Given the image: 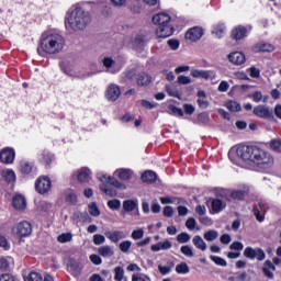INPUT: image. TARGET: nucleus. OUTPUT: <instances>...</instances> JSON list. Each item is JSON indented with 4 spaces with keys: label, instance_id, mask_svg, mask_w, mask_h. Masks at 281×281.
I'll return each instance as SVG.
<instances>
[{
    "label": "nucleus",
    "instance_id": "obj_22",
    "mask_svg": "<svg viewBox=\"0 0 281 281\" xmlns=\"http://www.w3.org/2000/svg\"><path fill=\"white\" fill-rule=\"evenodd\" d=\"M212 70H201V69H193L191 70V76L193 78H202L204 80H210L212 78Z\"/></svg>",
    "mask_w": 281,
    "mask_h": 281
},
{
    "label": "nucleus",
    "instance_id": "obj_19",
    "mask_svg": "<svg viewBox=\"0 0 281 281\" xmlns=\"http://www.w3.org/2000/svg\"><path fill=\"white\" fill-rule=\"evenodd\" d=\"M228 60L233 63V65H243L246 60L245 54L240 52H235L228 55Z\"/></svg>",
    "mask_w": 281,
    "mask_h": 281
},
{
    "label": "nucleus",
    "instance_id": "obj_32",
    "mask_svg": "<svg viewBox=\"0 0 281 281\" xmlns=\"http://www.w3.org/2000/svg\"><path fill=\"white\" fill-rule=\"evenodd\" d=\"M226 109H228V111H232V113H238V111H240L241 106L236 101H228L226 103Z\"/></svg>",
    "mask_w": 281,
    "mask_h": 281
},
{
    "label": "nucleus",
    "instance_id": "obj_17",
    "mask_svg": "<svg viewBox=\"0 0 281 281\" xmlns=\"http://www.w3.org/2000/svg\"><path fill=\"white\" fill-rule=\"evenodd\" d=\"M247 36V27L239 25L232 31V37L235 41H243Z\"/></svg>",
    "mask_w": 281,
    "mask_h": 281
},
{
    "label": "nucleus",
    "instance_id": "obj_37",
    "mask_svg": "<svg viewBox=\"0 0 281 281\" xmlns=\"http://www.w3.org/2000/svg\"><path fill=\"white\" fill-rule=\"evenodd\" d=\"M74 238V235L71 233H63L57 237L58 243H71V239Z\"/></svg>",
    "mask_w": 281,
    "mask_h": 281
},
{
    "label": "nucleus",
    "instance_id": "obj_55",
    "mask_svg": "<svg viewBox=\"0 0 281 281\" xmlns=\"http://www.w3.org/2000/svg\"><path fill=\"white\" fill-rule=\"evenodd\" d=\"M132 238L133 240H139L144 238V229L139 228L132 232Z\"/></svg>",
    "mask_w": 281,
    "mask_h": 281
},
{
    "label": "nucleus",
    "instance_id": "obj_23",
    "mask_svg": "<svg viewBox=\"0 0 281 281\" xmlns=\"http://www.w3.org/2000/svg\"><path fill=\"white\" fill-rule=\"evenodd\" d=\"M123 210L125 212H135V210H139V202L137 200H125L123 201Z\"/></svg>",
    "mask_w": 281,
    "mask_h": 281
},
{
    "label": "nucleus",
    "instance_id": "obj_52",
    "mask_svg": "<svg viewBox=\"0 0 281 281\" xmlns=\"http://www.w3.org/2000/svg\"><path fill=\"white\" fill-rule=\"evenodd\" d=\"M0 281H19V278L12 273H3L0 276Z\"/></svg>",
    "mask_w": 281,
    "mask_h": 281
},
{
    "label": "nucleus",
    "instance_id": "obj_7",
    "mask_svg": "<svg viewBox=\"0 0 281 281\" xmlns=\"http://www.w3.org/2000/svg\"><path fill=\"white\" fill-rule=\"evenodd\" d=\"M35 190L40 194H47V192L52 190V180H49V177L47 176L40 177L35 182Z\"/></svg>",
    "mask_w": 281,
    "mask_h": 281
},
{
    "label": "nucleus",
    "instance_id": "obj_5",
    "mask_svg": "<svg viewBox=\"0 0 281 281\" xmlns=\"http://www.w3.org/2000/svg\"><path fill=\"white\" fill-rule=\"evenodd\" d=\"M244 258H248V260H259V262H262V260L267 258V255L262 248H254L248 246L244 250Z\"/></svg>",
    "mask_w": 281,
    "mask_h": 281
},
{
    "label": "nucleus",
    "instance_id": "obj_20",
    "mask_svg": "<svg viewBox=\"0 0 281 281\" xmlns=\"http://www.w3.org/2000/svg\"><path fill=\"white\" fill-rule=\"evenodd\" d=\"M276 50V46H273V44L271 43H267V42H261L258 43L254 46V52H274Z\"/></svg>",
    "mask_w": 281,
    "mask_h": 281
},
{
    "label": "nucleus",
    "instance_id": "obj_30",
    "mask_svg": "<svg viewBox=\"0 0 281 281\" xmlns=\"http://www.w3.org/2000/svg\"><path fill=\"white\" fill-rule=\"evenodd\" d=\"M131 247H133V241L131 240H123L119 244V249L122 254H128V251H131Z\"/></svg>",
    "mask_w": 281,
    "mask_h": 281
},
{
    "label": "nucleus",
    "instance_id": "obj_9",
    "mask_svg": "<svg viewBox=\"0 0 281 281\" xmlns=\"http://www.w3.org/2000/svg\"><path fill=\"white\" fill-rule=\"evenodd\" d=\"M254 115L261 117V120H273V111L267 105H257L252 110Z\"/></svg>",
    "mask_w": 281,
    "mask_h": 281
},
{
    "label": "nucleus",
    "instance_id": "obj_51",
    "mask_svg": "<svg viewBox=\"0 0 281 281\" xmlns=\"http://www.w3.org/2000/svg\"><path fill=\"white\" fill-rule=\"evenodd\" d=\"M178 243L186 244L190 243V234L188 233H181L177 236Z\"/></svg>",
    "mask_w": 281,
    "mask_h": 281
},
{
    "label": "nucleus",
    "instance_id": "obj_18",
    "mask_svg": "<svg viewBox=\"0 0 281 281\" xmlns=\"http://www.w3.org/2000/svg\"><path fill=\"white\" fill-rule=\"evenodd\" d=\"M98 254L102 258H113V256H115V250H113L112 246L104 245L98 248Z\"/></svg>",
    "mask_w": 281,
    "mask_h": 281
},
{
    "label": "nucleus",
    "instance_id": "obj_15",
    "mask_svg": "<svg viewBox=\"0 0 281 281\" xmlns=\"http://www.w3.org/2000/svg\"><path fill=\"white\" fill-rule=\"evenodd\" d=\"M77 179L80 183H89L91 181V170L87 167L78 171Z\"/></svg>",
    "mask_w": 281,
    "mask_h": 281
},
{
    "label": "nucleus",
    "instance_id": "obj_10",
    "mask_svg": "<svg viewBox=\"0 0 281 281\" xmlns=\"http://www.w3.org/2000/svg\"><path fill=\"white\" fill-rule=\"evenodd\" d=\"M97 178L101 183H110V186H113L114 188H117L119 190H126V184L117 181V179L112 178L110 176L98 173Z\"/></svg>",
    "mask_w": 281,
    "mask_h": 281
},
{
    "label": "nucleus",
    "instance_id": "obj_42",
    "mask_svg": "<svg viewBox=\"0 0 281 281\" xmlns=\"http://www.w3.org/2000/svg\"><path fill=\"white\" fill-rule=\"evenodd\" d=\"M66 201L68 203H77L78 201V195L76 194V192H74L72 190L67 191L66 193Z\"/></svg>",
    "mask_w": 281,
    "mask_h": 281
},
{
    "label": "nucleus",
    "instance_id": "obj_39",
    "mask_svg": "<svg viewBox=\"0 0 281 281\" xmlns=\"http://www.w3.org/2000/svg\"><path fill=\"white\" fill-rule=\"evenodd\" d=\"M106 243V237L102 234H94L93 235V244L97 246L104 245Z\"/></svg>",
    "mask_w": 281,
    "mask_h": 281
},
{
    "label": "nucleus",
    "instance_id": "obj_26",
    "mask_svg": "<svg viewBox=\"0 0 281 281\" xmlns=\"http://www.w3.org/2000/svg\"><path fill=\"white\" fill-rule=\"evenodd\" d=\"M192 243L196 249H200V251H205L207 249V244H205V240H203V237L200 235L194 236Z\"/></svg>",
    "mask_w": 281,
    "mask_h": 281
},
{
    "label": "nucleus",
    "instance_id": "obj_28",
    "mask_svg": "<svg viewBox=\"0 0 281 281\" xmlns=\"http://www.w3.org/2000/svg\"><path fill=\"white\" fill-rule=\"evenodd\" d=\"M172 269H175V262L172 261L167 262L166 266H158V271L161 273V276H168Z\"/></svg>",
    "mask_w": 281,
    "mask_h": 281
},
{
    "label": "nucleus",
    "instance_id": "obj_58",
    "mask_svg": "<svg viewBox=\"0 0 281 281\" xmlns=\"http://www.w3.org/2000/svg\"><path fill=\"white\" fill-rule=\"evenodd\" d=\"M164 216H166L167 218H170L173 216L175 214V209H172V206H165L164 211H162Z\"/></svg>",
    "mask_w": 281,
    "mask_h": 281
},
{
    "label": "nucleus",
    "instance_id": "obj_41",
    "mask_svg": "<svg viewBox=\"0 0 281 281\" xmlns=\"http://www.w3.org/2000/svg\"><path fill=\"white\" fill-rule=\"evenodd\" d=\"M88 211L91 216H100V209H98V205L93 202L88 205Z\"/></svg>",
    "mask_w": 281,
    "mask_h": 281
},
{
    "label": "nucleus",
    "instance_id": "obj_62",
    "mask_svg": "<svg viewBox=\"0 0 281 281\" xmlns=\"http://www.w3.org/2000/svg\"><path fill=\"white\" fill-rule=\"evenodd\" d=\"M115 65V60H113V58H110V57H105L103 59V66L106 68V69H111V67Z\"/></svg>",
    "mask_w": 281,
    "mask_h": 281
},
{
    "label": "nucleus",
    "instance_id": "obj_11",
    "mask_svg": "<svg viewBox=\"0 0 281 281\" xmlns=\"http://www.w3.org/2000/svg\"><path fill=\"white\" fill-rule=\"evenodd\" d=\"M104 235L108 240L114 244H117L120 240H124V238H126L124 231H108L104 233Z\"/></svg>",
    "mask_w": 281,
    "mask_h": 281
},
{
    "label": "nucleus",
    "instance_id": "obj_14",
    "mask_svg": "<svg viewBox=\"0 0 281 281\" xmlns=\"http://www.w3.org/2000/svg\"><path fill=\"white\" fill-rule=\"evenodd\" d=\"M225 207H227V204H225L221 199L211 200V214H218L223 212Z\"/></svg>",
    "mask_w": 281,
    "mask_h": 281
},
{
    "label": "nucleus",
    "instance_id": "obj_3",
    "mask_svg": "<svg viewBox=\"0 0 281 281\" xmlns=\"http://www.w3.org/2000/svg\"><path fill=\"white\" fill-rule=\"evenodd\" d=\"M65 48V37L58 33H44L41 38L37 53L40 56L45 54H60V50Z\"/></svg>",
    "mask_w": 281,
    "mask_h": 281
},
{
    "label": "nucleus",
    "instance_id": "obj_31",
    "mask_svg": "<svg viewBox=\"0 0 281 281\" xmlns=\"http://www.w3.org/2000/svg\"><path fill=\"white\" fill-rule=\"evenodd\" d=\"M218 238V233L214 229H210L206 233H204V239L207 240V243H212Z\"/></svg>",
    "mask_w": 281,
    "mask_h": 281
},
{
    "label": "nucleus",
    "instance_id": "obj_38",
    "mask_svg": "<svg viewBox=\"0 0 281 281\" xmlns=\"http://www.w3.org/2000/svg\"><path fill=\"white\" fill-rule=\"evenodd\" d=\"M210 260H212V262L216 263L218 267H227V261L221 257L211 255Z\"/></svg>",
    "mask_w": 281,
    "mask_h": 281
},
{
    "label": "nucleus",
    "instance_id": "obj_1",
    "mask_svg": "<svg viewBox=\"0 0 281 281\" xmlns=\"http://www.w3.org/2000/svg\"><path fill=\"white\" fill-rule=\"evenodd\" d=\"M237 156L244 161H251L259 168H271L273 166V157L265 149L258 146H240L237 148Z\"/></svg>",
    "mask_w": 281,
    "mask_h": 281
},
{
    "label": "nucleus",
    "instance_id": "obj_33",
    "mask_svg": "<svg viewBox=\"0 0 281 281\" xmlns=\"http://www.w3.org/2000/svg\"><path fill=\"white\" fill-rule=\"evenodd\" d=\"M176 271L180 274L186 276L187 273H190V267H188V263L181 262L176 266Z\"/></svg>",
    "mask_w": 281,
    "mask_h": 281
},
{
    "label": "nucleus",
    "instance_id": "obj_4",
    "mask_svg": "<svg viewBox=\"0 0 281 281\" xmlns=\"http://www.w3.org/2000/svg\"><path fill=\"white\" fill-rule=\"evenodd\" d=\"M153 24L158 25L156 36L158 38H168L175 34V27L170 25V16L168 13H157L153 16Z\"/></svg>",
    "mask_w": 281,
    "mask_h": 281
},
{
    "label": "nucleus",
    "instance_id": "obj_35",
    "mask_svg": "<svg viewBox=\"0 0 281 281\" xmlns=\"http://www.w3.org/2000/svg\"><path fill=\"white\" fill-rule=\"evenodd\" d=\"M167 112L169 115H180V117H183V110L181 108H177L176 105L170 104Z\"/></svg>",
    "mask_w": 281,
    "mask_h": 281
},
{
    "label": "nucleus",
    "instance_id": "obj_13",
    "mask_svg": "<svg viewBox=\"0 0 281 281\" xmlns=\"http://www.w3.org/2000/svg\"><path fill=\"white\" fill-rule=\"evenodd\" d=\"M0 159L2 164H12L14 161V149L7 147L0 151Z\"/></svg>",
    "mask_w": 281,
    "mask_h": 281
},
{
    "label": "nucleus",
    "instance_id": "obj_54",
    "mask_svg": "<svg viewBox=\"0 0 281 281\" xmlns=\"http://www.w3.org/2000/svg\"><path fill=\"white\" fill-rule=\"evenodd\" d=\"M229 249L233 251H243V249H245V245H243L240 241H234L231 244Z\"/></svg>",
    "mask_w": 281,
    "mask_h": 281
},
{
    "label": "nucleus",
    "instance_id": "obj_57",
    "mask_svg": "<svg viewBox=\"0 0 281 281\" xmlns=\"http://www.w3.org/2000/svg\"><path fill=\"white\" fill-rule=\"evenodd\" d=\"M198 121L201 122V124H207L210 122V114L203 112L198 115Z\"/></svg>",
    "mask_w": 281,
    "mask_h": 281
},
{
    "label": "nucleus",
    "instance_id": "obj_2",
    "mask_svg": "<svg viewBox=\"0 0 281 281\" xmlns=\"http://www.w3.org/2000/svg\"><path fill=\"white\" fill-rule=\"evenodd\" d=\"M91 23V13L85 10L82 7H74L66 13L65 25L66 30H72V32H80Z\"/></svg>",
    "mask_w": 281,
    "mask_h": 281
},
{
    "label": "nucleus",
    "instance_id": "obj_53",
    "mask_svg": "<svg viewBox=\"0 0 281 281\" xmlns=\"http://www.w3.org/2000/svg\"><path fill=\"white\" fill-rule=\"evenodd\" d=\"M229 281H247V272L237 273L235 277H229Z\"/></svg>",
    "mask_w": 281,
    "mask_h": 281
},
{
    "label": "nucleus",
    "instance_id": "obj_25",
    "mask_svg": "<svg viewBox=\"0 0 281 281\" xmlns=\"http://www.w3.org/2000/svg\"><path fill=\"white\" fill-rule=\"evenodd\" d=\"M116 177L121 179V181H130V179L133 177V170L131 169H117L115 171Z\"/></svg>",
    "mask_w": 281,
    "mask_h": 281
},
{
    "label": "nucleus",
    "instance_id": "obj_6",
    "mask_svg": "<svg viewBox=\"0 0 281 281\" xmlns=\"http://www.w3.org/2000/svg\"><path fill=\"white\" fill-rule=\"evenodd\" d=\"M13 234H16L19 238H25L32 234V224L27 221L20 222L13 227Z\"/></svg>",
    "mask_w": 281,
    "mask_h": 281
},
{
    "label": "nucleus",
    "instance_id": "obj_24",
    "mask_svg": "<svg viewBox=\"0 0 281 281\" xmlns=\"http://www.w3.org/2000/svg\"><path fill=\"white\" fill-rule=\"evenodd\" d=\"M140 179L144 183H155L157 181V173L153 170H147L142 175Z\"/></svg>",
    "mask_w": 281,
    "mask_h": 281
},
{
    "label": "nucleus",
    "instance_id": "obj_46",
    "mask_svg": "<svg viewBox=\"0 0 281 281\" xmlns=\"http://www.w3.org/2000/svg\"><path fill=\"white\" fill-rule=\"evenodd\" d=\"M114 272H115L114 280H116V281L124 280V268L123 267H116L114 269Z\"/></svg>",
    "mask_w": 281,
    "mask_h": 281
},
{
    "label": "nucleus",
    "instance_id": "obj_34",
    "mask_svg": "<svg viewBox=\"0 0 281 281\" xmlns=\"http://www.w3.org/2000/svg\"><path fill=\"white\" fill-rule=\"evenodd\" d=\"M32 164L27 162V161H21L20 162V170L21 172H23V175H30V172H32Z\"/></svg>",
    "mask_w": 281,
    "mask_h": 281
},
{
    "label": "nucleus",
    "instance_id": "obj_44",
    "mask_svg": "<svg viewBox=\"0 0 281 281\" xmlns=\"http://www.w3.org/2000/svg\"><path fill=\"white\" fill-rule=\"evenodd\" d=\"M181 254H183V256H187V258H192L194 257V251L192 250V247L190 246H182L180 248Z\"/></svg>",
    "mask_w": 281,
    "mask_h": 281
},
{
    "label": "nucleus",
    "instance_id": "obj_59",
    "mask_svg": "<svg viewBox=\"0 0 281 281\" xmlns=\"http://www.w3.org/2000/svg\"><path fill=\"white\" fill-rule=\"evenodd\" d=\"M43 161H44V164H46V166H49V164H52V161H54V155H52L49 153H44Z\"/></svg>",
    "mask_w": 281,
    "mask_h": 281
},
{
    "label": "nucleus",
    "instance_id": "obj_43",
    "mask_svg": "<svg viewBox=\"0 0 281 281\" xmlns=\"http://www.w3.org/2000/svg\"><path fill=\"white\" fill-rule=\"evenodd\" d=\"M24 281H43V276L38 272H31Z\"/></svg>",
    "mask_w": 281,
    "mask_h": 281
},
{
    "label": "nucleus",
    "instance_id": "obj_27",
    "mask_svg": "<svg viewBox=\"0 0 281 281\" xmlns=\"http://www.w3.org/2000/svg\"><path fill=\"white\" fill-rule=\"evenodd\" d=\"M25 198L22 195H15L13 198V207H15V210H25Z\"/></svg>",
    "mask_w": 281,
    "mask_h": 281
},
{
    "label": "nucleus",
    "instance_id": "obj_36",
    "mask_svg": "<svg viewBox=\"0 0 281 281\" xmlns=\"http://www.w3.org/2000/svg\"><path fill=\"white\" fill-rule=\"evenodd\" d=\"M3 177L5 181H8V183H12V181H16V175L14 173V171L10 169L3 171Z\"/></svg>",
    "mask_w": 281,
    "mask_h": 281
},
{
    "label": "nucleus",
    "instance_id": "obj_21",
    "mask_svg": "<svg viewBox=\"0 0 281 281\" xmlns=\"http://www.w3.org/2000/svg\"><path fill=\"white\" fill-rule=\"evenodd\" d=\"M266 205H267V202L261 200V201H259L258 205H255L252 209L254 215L256 216V218L259 223H262V221H265V216H262V214H260V212H262V210H265Z\"/></svg>",
    "mask_w": 281,
    "mask_h": 281
},
{
    "label": "nucleus",
    "instance_id": "obj_29",
    "mask_svg": "<svg viewBox=\"0 0 281 281\" xmlns=\"http://www.w3.org/2000/svg\"><path fill=\"white\" fill-rule=\"evenodd\" d=\"M225 24H217L214 26L212 34H215L217 38H223L225 36Z\"/></svg>",
    "mask_w": 281,
    "mask_h": 281
},
{
    "label": "nucleus",
    "instance_id": "obj_60",
    "mask_svg": "<svg viewBox=\"0 0 281 281\" xmlns=\"http://www.w3.org/2000/svg\"><path fill=\"white\" fill-rule=\"evenodd\" d=\"M186 227H188L190 231L194 229L196 227V220L194 217H190L186 222Z\"/></svg>",
    "mask_w": 281,
    "mask_h": 281
},
{
    "label": "nucleus",
    "instance_id": "obj_56",
    "mask_svg": "<svg viewBox=\"0 0 281 281\" xmlns=\"http://www.w3.org/2000/svg\"><path fill=\"white\" fill-rule=\"evenodd\" d=\"M231 196L232 199H236L237 201H243V199H245V191H233Z\"/></svg>",
    "mask_w": 281,
    "mask_h": 281
},
{
    "label": "nucleus",
    "instance_id": "obj_45",
    "mask_svg": "<svg viewBox=\"0 0 281 281\" xmlns=\"http://www.w3.org/2000/svg\"><path fill=\"white\" fill-rule=\"evenodd\" d=\"M270 148L276 153H281V139H272L270 142Z\"/></svg>",
    "mask_w": 281,
    "mask_h": 281
},
{
    "label": "nucleus",
    "instance_id": "obj_49",
    "mask_svg": "<svg viewBox=\"0 0 281 281\" xmlns=\"http://www.w3.org/2000/svg\"><path fill=\"white\" fill-rule=\"evenodd\" d=\"M177 82H178V85H191L192 83V79L190 77H188V76L180 75L177 78Z\"/></svg>",
    "mask_w": 281,
    "mask_h": 281
},
{
    "label": "nucleus",
    "instance_id": "obj_12",
    "mask_svg": "<svg viewBox=\"0 0 281 281\" xmlns=\"http://www.w3.org/2000/svg\"><path fill=\"white\" fill-rule=\"evenodd\" d=\"M203 36V29L194 26L186 33L187 41H199Z\"/></svg>",
    "mask_w": 281,
    "mask_h": 281
},
{
    "label": "nucleus",
    "instance_id": "obj_40",
    "mask_svg": "<svg viewBox=\"0 0 281 281\" xmlns=\"http://www.w3.org/2000/svg\"><path fill=\"white\" fill-rule=\"evenodd\" d=\"M166 92L168 93V95H170V98H180L179 90H177V88L172 86H166Z\"/></svg>",
    "mask_w": 281,
    "mask_h": 281
},
{
    "label": "nucleus",
    "instance_id": "obj_61",
    "mask_svg": "<svg viewBox=\"0 0 281 281\" xmlns=\"http://www.w3.org/2000/svg\"><path fill=\"white\" fill-rule=\"evenodd\" d=\"M139 103L142 104V106H144V109H155V106H157V103H150V101L147 100H140Z\"/></svg>",
    "mask_w": 281,
    "mask_h": 281
},
{
    "label": "nucleus",
    "instance_id": "obj_50",
    "mask_svg": "<svg viewBox=\"0 0 281 281\" xmlns=\"http://www.w3.org/2000/svg\"><path fill=\"white\" fill-rule=\"evenodd\" d=\"M77 217L79 218V221H81L83 223H91V221H92L91 216H89V213H87V212L77 213Z\"/></svg>",
    "mask_w": 281,
    "mask_h": 281
},
{
    "label": "nucleus",
    "instance_id": "obj_48",
    "mask_svg": "<svg viewBox=\"0 0 281 281\" xmlns=\"http://www.w3.org/2000/svg\"><path fill=\"white\" fill-rule=\"evenodd\" d=\"M101 192H104L108 196H116V192L113 191V189H110L106 184H101L100 186Z\"/></svg>",
    "mask_w": 281,
    "mask_h": 281
},
{
    "label": "nucleus",
    "instance_id": "obj_8",
    "mask_svg": "<svg viewBox=\"0 0 281 281\" xmlns=\"http://www.w3.org/2000/svg\"><path fill=\"white\" fill-rule=\"evenodd\" d=\"M120 95H122V90L120 86L115 83H111L108 86L105 90V98L109 102H117L120 100Z\"/></svg>",
    "mask_w": 281,
    "mask_h": 281
},
{
    "label": "nucleus",
    "instance_id": "obj_63",
    "mask_svg": "<svg viewBox=\"0 0 281 281\" xmlns=\"http://www.w3.org/2000/svg\"><path fill=\"white\" fill-rule=\"evenodd\" d=\"M132 281H151V280H150V277H148L146 274L144 277H139L137 274H133L132 276Z\"/></svg>",
    "mask_w": 281,
    "mask_h": 281
},
{
    "label": "nucleus",
    "instance_id": "obj_16",
    "mask_svg": "<svg viewBox=\"0 0 281 281\" xmlns=\"http://www.w3.org/2000/svg\"><path fill=\"white\" fill-rule=\"evenodd\" d=\"M151 81L153 78L150 77V75L146 72H140L136 77V85L138 87H148V85H150Z\"/></svg>",
    "mask_w": 281,
    "mask_h": 281
},
{
    "label": "nucleus",
    "instance_id": "obj_64",
    "mask_svg": "<svg viewBox=\"0 0 281 281\" xmlns=\"http://www.w3.org/2000/svg\"><path fill=\"white\" fill-rule=\"evenodd\" d=\"M250 98H252L254 102H260L262 100V92L255 91Z\"/></svg>",
    "mask_w": 281,
    "mask_h": 281
},
{
    "label": "nucleus",
    "instance_id": "obj_47",
    "mask_svg": "<svg viewBox=\"0 0 281 281\" xmlns=\"http://www.w3.org/2000/svg\"><path fill=\"white\" fill-rule=\"evenodd\" d=\"M108 206L110 210H120L122 207V202L117 199L108 201Z\"/></svg>",
    "mask_w": 281,
    "mask_h": 281
}]
</instances>
